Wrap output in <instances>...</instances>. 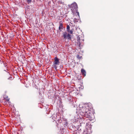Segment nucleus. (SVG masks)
Returning a JSON list of instances; mask_svg holds the SVG:
<instances>
[{
    "mask_svg": "<svg viewBox=\"0 0 134 134\" xmlns=\"http://www.w3.org/2000/svg\"><path fill=\"white\" fill-rule=\"evenodd\" d=\"M63 36L64 39L68 38L69 39H71V36L69 34H68L66 32L63 33Z\"/></svg>",
    "mask_w": 134,
    "mask_h": 134,
    "instance_id": "1",
    "label": "nucleus"
},
{
    "mask_svg": "<svg viewBox=\"0 0 134 134\" xmlns=\"http://www.w3.org/2000/svg\"><path fill=\"white\" fill-rule=\"evenodd\" d=\"M71 7L72 8V10H74V9L76 10L77 8V4L76 3H74L71 5Z\"/></svg>",
    "mask_w": 134,
    "mask_h": 134,
    "instance_id": "2",
    "label": "nucleus"
},
{
    "mask_svg": "<svg viewBox=\"0 0 134 134\" xmlns=\"http://www.w3.org/2000/svg\"><path fill=\"white\" fill-rule=\"evenodd\" d=\"M54 60V64H58L59 62V59L57 57H55Z\"/></svg>",
    "mask_w": 134,
    "mask_h": 134,
    "instance_id": "3",
    "label": "nucleus"
},
{
    "mask_svg": "<svg viewBox=\"0 0 134 134\" xmlns=\"http://www.w3.org/2000/svg\"><path fill=\"white\" fill-rule=\"evenodd\" d=\"M63 24L62 23L60 22L59 23V30L60 31H61L63 29Z\"/></svg>",
    "mask_w": 134,
    "mask_h": 134,
    "instance_id": "4",
    "label": "nucleus"
},
{
    "mask_svg": "<svg viewBox=\"0 0 134 134\" xmlns=\"http://www.w3.org/2000/svg\"><path fill=\"white\" fill-rule=\"evenodd\" d=\"M81 72L83 76H85L86 75V71L83 69H82L81 70Z\"/></svg>",
    "mask_w": 134,
    "mask_h": 134,
    "instance_id": "5",
    "label": "nucleus"
},
{
    "mask_svg": "<svg viewBox=\"0 0 134 134\" xmlns=\"http://www.w3.org/2000/svg\"><path fill=\"white\" fill-rule=\"evenodd\" d=\"M5 100L7 102H8L9 100V99L8 98V97L7 96L5 98H4Z\"/></svg>",
    "mask_w": 134,
    "mask_h": 134,
    "instance_id": "6",
    "label": "nucleus"
},
{
    "mask_svg": "<svg viewBox=\"0 0 134 134\" xmlns=\"http://www.w3.org/2000/svg\"><path fill=\"white\" fill-rule=\"evenodd\" d=\"M67 29L68 32H69V31L70 30V26L69 25H67Z\"/></svg>",
    "mask_w": 134,
    "mask_h": 134,
    "instance_id": "7",
    "label": "nucleus"
},
{
    "mask_svg": "<svg viewBox=\"0 0 134 134\" xmlns=\"http://www.w3.org/2000/svg\"><path fill=\"white\" fill-rule=\"evenodd\" d=\"M70 34H72L73 33L72 31V30H69V32Z\"/></svg>",
    "mask_w": 134,
    "mask_h": 134,
    "instance_id": "8",
    "label": "nucleus"
},
{
    "mask_svg": "<svg viewBox=\"0 0 134 134\" xmlns=\"http://www.w3.org/2000/svg\"><path fill=\"white\" fill-rule=\"evenodd\" d=\"M29 1V3L30 2H31V1Z\"/></svg>",
    "mask_w": 134,
    "mask_h": 134,
    "instance_id": "9",
    "label": "nucleus"
},
{
    "mask_svg": "<svg viewBox=\"0 0 134 134\" xmlns=\"http://www.w3.org/2000/svg\"><path fill=\"white\" fill-rule=\"evenodd\" d=\"M86 113L88 114V113H87V112H86Z\"/></svg>",
    "mask_w": 134,
    "mask_h": 134,
    "instance_id": "10",
    "label": "nucleus"
},
{
    "mask_svg": "<svg viewBox=\"0 0 134 134\" xmlns=\"http://www.w3.org/2000/svg\"><path fill=\"white\" fill-rule=\"evenodd\" d=\"M89 113H90V111H89Z\"/></svg>",
    "mask_w": 134,
    "mask_h": 134,
    "instance_id": "11",
    "label": "nucleus"
}]
</instances>
